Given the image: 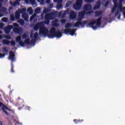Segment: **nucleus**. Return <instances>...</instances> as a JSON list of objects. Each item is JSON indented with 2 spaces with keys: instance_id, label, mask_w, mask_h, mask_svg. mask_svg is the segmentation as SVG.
<instances>
[{
  "instance_id": "f257e3e1",
  "label": "nucleus",
  "mask_w": 125,
  "mask_h": 125,
  "mask_svg": "<svg viewBox=\"0 0 125 125\" xmlns=\"http://www.w3.org/2000/svg\"><path fill=\"white\" fill-rule=\"evenodd\" d=\"M69 12V18L71 20H74L77 17V13L73 11L67 10L65 11H62L60 12L55 11L53 13L47 14L45 15L44 19L46 20L45 21L38 22L35 24L33 26V29L35 31H39V35L41 37H43L44 38H48V39H54V38H57V39H60L62 37V32L59 29L56 30V28L54 27H52L50 31L48 28L44 26V24L49 25V20H53L55 18V16L58 15V17H61V18H64L65 15L68 14Z\"/></svg>"
},
{
  "instance_id": "f03ea898",
  "label": "nucleus",
  "mask_w": 125,
  "mask_h": 125,
  "mask_svg": "<svg viewBox=\"0 0 125 125\" xmlns=\"http://www.w3.org/2000/svg\"><path fill=\"white\" fill-rule=\"evenodd\" d=\"M92 7L90 4H86L83 7V11H82L78 14V21L74 23H67L65 26V29L63 30L64 34L65 35H70V36H76V29H70L71 27H75L76 28H79V27H82L83 28L84 26H86L89 28H92L93 30H97V29L100 27L101 25V19L102 18H99L98 19H94L91 21H83L81 22L82 19H83V17L85 14H90L93 12L92 10Z\"/></svg>"
},
{
  "instance_id": "7ed1b4c3",
  "label": "nucleus",
  "mask_w": 125,
  "mask_h": 125,
  "mask_svg": "<svg viewBox=\"0 0 125 125\" xmlns=\"http://www.w3.org/2000/svg\"><path fill=\"white\" fill-rule=\"evenodd\" d=\"M39 33L38 32H31L30 36L29 33L26 32L21 36H18L16 38V42L19 43V45L24 47L29 44L33 46L36 44V41L38 39Z\"/></svg>"
},
{
  "instance_id": "20e7f679",
  "label": "nucleus",
  "mask_w": 125,
  "mask_h": 125,
  "mask_svg": "<svg viewBox=\"0 0 125 125\" xmlns=\"http://www.w3.org/2000/svg\"><path fill=\"white\" fill-rule=\"evenodd\" d=\"M117 0H113L114 6L111 9V14H113L115 12V16L117 17V19H121V13H123L124 18L125 19V7H123L122 2L124 0H120V2L117 3Z\"/></svg>"
},
{
  "instance_id": "39448f33",
  "label": "nucleus",
  "mask_w": 125,
  "mask_h": 125,
  "mask_svg": "<svg viewBox=\"0 0 125 125\" xmlns=\"http://www.w3.org/2000/svg\"><path fill=\"white\" fill-rule=\"evenodd\" d=\"M26 8L19 9L16 12L15 17L14 15L13 14L10 15V20L11 21H15L16 20H17V19H19L20 18V14L26 12Z\"/></svg>"
},
{
  "instance_id": "423d86ee",
  "label": "nucleus",
  "mask_w": 125,
  "mask_h": 125,
  "mask_svg": "<svg viewBox=\"0 0 125 125\" xmlns=\"http://www.w3.org/2000/svg\"><path fill=\"white\" fill-rule=\"evenodd\" d=\"M13 25L15 27L13 29L14 33L18 34V35H20L23 33V28L22 27H19V25L17 23H13Z\"/></svg>"
},
{
  "instance_id": "0eeeda50",
  "label": "nucleus",
  "mask_w": 125,
  "mask_h": 125,
  "mask_svg": "<svg viewBox=\"0 0 125 125\" xmlns=\"http://www.w3.org/2000/svg\"><path fill=\"white\" fill-rule=\"evenodd\" d=\"M83 4V0H77L75 4L73 5V8L75 10H79Z\"/></svg>"
},
{
  "instance_id": "6e6552de",
  "label": "nucleus",
  "mask_w": 125,
  "mask_h": 125,
  "mask_svg": "<svg viewBox=\"0 0 125 125\" xmlns=\"http://www.w3.org/2000/svg\"><path fill=\"white\" fill-rule=\"evenodd\" d=\"M2 42L3 44H5L6 45H8L9 44H11L13 46H14L15 44H16V43L15 42V41H12L11 42L7 40H3L2 41Z\"/></svg>"
},
{
  "instance_id": "1a4fd4ad",
  "label": "nucleus",
  "mask_w": 125,
  "mask_h": 125,
  "mask_svg": "<svg viewBox=\"0 0 125 125\" xmlns=\"http://www.w3.org/2000/svg\"><path fill=\"white\" fill-rule=\"evenodd\" d=\"M24 1L26 4H32L33 7H36L37 6V2L35 0H24Z\"/></svg>"
},
{
  "instance_id": "9d476101",
  "label": "nucleus",
  "mask_w": 125,
  "mask_h": 125,
  "mask_svg": "<svg viewBox=\"0 0 125 125\" xmlns=\"http://www.w3.org/2000/svg\"><path fill=\"white\" fill-rule=\"evenodd\" d=\"M3 1V0H0V12L1 13H4V14H7V11L6 8L5 7H2V2Z\"/></svg>"
},
{
  "instance_id": "9b49d317",
  "label": "nucleus",
  "mask_w": 125,
  "mask_h": 125,
  "mask_svg": "<svg viewBox=\"0 0 125 125\" xmlns=\"http://www.w3.org/2000/svg\"><path fill=\"white\" fill-rule=\"evenodd\" d=\"M9 60H11L12 62L15 61V55L13 53L12 51H11L9 53V56L8 57Z\"/></svg>"
},
{
  "instance_id": "f8f14e48",
  "label": "nucleus",
  "mask_w": 125,
  "mask_h": 125,
  "mask_svg": "<svg viewBox=\"0 0 125 125\" xmlns=\"http://www.w3.org/2000/svg\"><path fill=\"white\" fill-rule=\"evenodd\" d=\"M0 107L2 108L4 113H5L6 115H7V111H6V110L10 111V110L8 109V108H7L6 106L4 105V104H2V103H0Z\"/></svg>"
},
{
  "instance_id": "ddd939ff",
  "label": "nucleus",
  "mask_w": 125,
  "mask_h": 125,
  "mask_svg": "<svg viewBox=\"0 0 125 125\" xmlns=\"http://www.w3.org/2000/svg\"><path fill=\"white\" fill-rule=\"evenodd\" d=\"M55 2H57L58 4L57 5V9H60L62 8V1L63 0H53Z\"/></svg>"
},
{
  "instance_id": "4468645a",
  "label": "nucleus",
  "mask_w": 125,
  "mask_h": 125,
  "mask_svg": "<svg viewBox=\"0 0 125 125\" xmlns=\"http://www.w3.org/2000/svg\"><path fill=\"white\" fill-rule=\"evenodd\" d=\"M12 29H13V25H8L4 28V32L6 34H9Z\"/></svg>"
},
{
  "instance_id": "2eb2a0df",
  "label": "nucleus",
  "mask_w": 125,
  "mask_h": 125,
  "mask_svg": "<svg viewBox=\"0 0 125 125\" xmlns=\"http://www.w3.org/2000/svg\"><path fill=\"white\" fill-rule=\"evenodd\" d=\"M38 16H37V14H34L33 15H32L30 18V21H33L34 23H36L37 21H38Z\"/></svg>"
},
{
  "instance_id": "dca6fc26",
  "label": "nucleus",
  "mask_w": 125,
  "mask_h": 125,
  "mask_svg": "<svg viewBox=\"0 0 125 125\" xmlns=\"http://www.w3.org/2000/svg\"><path fill=\"white\" fill-rule=\"evenodd\" d=\"M59 22V20L56 19L52 21V26H53L54 27H59V23L58 22Z\"/></svg>"
},
{
  "instance_id": "f3484780",
  "label": "nucleus",
  "mask_w": 125,
  "mask_h": 125,
  "mask_svg": "<svg viewBox=\"0 0 125 125\" xmlns=\"http://www.w3.org/2000/svg\"><path fill=\"white\" fill-rule=\"evenodd\" d=\"M10 3L11 5H12V6H16V5H19V4H20V0H17L14 2H10Z\"/></svg>"
},
{
  "instance_id": "a211bd4d",
  "label": "nucleus",
  "mask_w": 125,
  "mask_h": 125,
  "mask_svg": "<svg viewBox=\"0 0 125 125\" xmlns=\"http://www.w3.org/2000/svg\"><path fill=\"white\" fill-rule=\"evenodd\" d=\"M22 18L25 20V21H28L29 20V16L28 14L24 13L22 15Z\"/></svg>"
},
{
  "instance_id": "6ab92c4d",
  "label": "nucleus",
  "mask_w": 125,
  "mask_h": 125,
  "mask_svg": "<svg viewBox=\"0 0 125 125\" xmlns=\"http://www.w3.org/2000/svg\"><path fill=\"white\" fill-rule=\"evenodd\" d=\"M99 7H100V2L98 1L97 2V4L94 7L93 9H98Z\"/></svg>"
},
{
  "instance_id": "aec40b11",
  "label": "nucleus",
  "mask_w": 125,
  "mask_h": 125,
  "mask_svg": "<svg viewBox=\"0 0 125 125\" xmlns=\"http://www.w3.org/2000/svg\"><path fill=\"white\" fill-rule=\"evenodd\" d=\"M18 23H19V24H20V25H21V26H23L24 24H25V21H24V20L20 19L18 21Z\"/></svg>"
},
{
  "instance_id": "412c9836",
  "label": "nucleus",
  "mask_w": 125,
  "mask_h": 125,
  "mask_svg": "<svg viewBox=\"0 0 125 125\" xmlns=\"http://www.w3.org/2000/svg\"><path fill=\"white\" fill-rule=\"evenodd\" d=\"M41 7H37L35 10V13L36 14H39V13H41Z\"/></svg>"
},
{
  "instance_id": "4be33fe9",
  "label": "nucleus",
  "mask_w": 125,
  "mask_h": 125,
  "mask_svg": "<svg viewBox=\"0 0 125 125\" xmlns=\"http://www.w3.org/2000/svg\"><path fill=\"white\" fill-rule=\"evenodd\" d=\"M27 12H29V14H30V15H32V14H33V8L32 7H29L28 9H27Z\"/></svg>"
},
{
  "instance_id": "5701e85b",
  "label": "nucleus",
  "mask_w": 125,
  "mask_h": 125,
  "mask_svg": "<svg viewBox=\"0 0 125 125\" xmlns=\"http://www.w3.org/2000/svg\"><path fill=\"white\" fill-rule=\"evenodd\" d=\"M102 15V12L101 11H96L95 12V16L97 17L101 16Z\"/></svg>"
},
{
  "instance_id": "b1692460",
  "label": "nucleus",
  "mask_w": 125,
  "mask_h": 125,
  "mask_svg": "<svg viewBox=\"0 0 125 125\" xmlns=\"http://www.w3.org/2000/svg\"><path fill=\"white\" fill-rule=\"evenodd\" d=\"M1 21H2V22H3L4 23H7L8 21V18L4 17L2 18Z\"/></svg>"
},
{
  "instance_id": "393cba45",
  "label": "nucleus",
  "mask_w": 125,
  "mask_h": 125,
  "mask_svg": "<svg viewBox=\"0 0 125 125\" xmlns=\"http://www.w3.org/2000/svg\"><path fill=\"white\" fill-rule=\"evenodd\" d=\"M50 11V9L48 8H45L43 10V13H47V12H49Z\"/></svg>"
},
{
  "instance_id": "a878e982",
  "label": "nucleus",
  "mask_w": 125,
  "mask_h": 125,
  "mask_svg": "<svg viewBox=\"0 0 125 125\" xmlns=\"http://www.w3.org/2000/svg\"><path fill=\"white\" fill-rule=\"evenodd\" d=\"M38 2H40L41 5H43L44 4V0H37Z\"/></svg>"
},
{
  "instance_id": "bb28decb",
  "label": "nucleus",
  "mask_w": 125,
  "mask_h": 125,
  "mask_svg": "<svg viewBox=\"0 0 125 125\" xmlns=\"http://www.w3.org/2000/svg\"><path fill=\"white\" fill-rule=\"evenodd\" d=\"M71 4H72L71 1L68 2L66 4V7H68V6H69V5H71Z\"/></svg>"
},
{
  "instance_id": "cd10ccee",
  "label": "nucleus",
  "mask_w": 125,
  "mask_h": 125,
  "mask_svg": "<svg viewBox=\"0 0 125 125\" xmlns=\"http://www.w3.org/2000/svg\"><path fill=\"white\" fill-rule=\"evenodd\" d=\"M4 26V23L0 22V29H2Z\"/></svg>"
},
{
  "instance_id": "c85d7f7f",
  "label": "nucleus",
  "mask_w": 125,
  "mask_h": 125,
  "mask_svg": "<svg viewBox=\"0 0 125 125\" xmlns=\"http://www.w3.org/2000/svg\"><path fill=\"white\" fill-rule=\"evenodd\" d=\"M5 56V54L0 53V59H1V58H4Z\"/></svg>"
},
{
  "instance_id": "c756f323",
  "label": "nucleus",
  "mask_w": 125,
  "mask_h": 125,
  "mask_svg": "<svg viewBox=\"0 0 125 125\" xmlns=\"http://www.w3.org/2000/svg\"><path fill=\"white\" fill-rule=\"evenodd\" d=\"M66 21H67L66 20H64V19L61 20V23H62V24H64V23H66Z\"/></svg>"
},
{
  "instance_id": "7c9ffc66",
  "label": "nucleus",
  "mask_w": 125,
  "mask_h": 125,
  "mask_svg": "<svg viewBox=\"0 0 125 125\" xmlns=\"http://www.w3.org/2000/svg\"><path fill=\"white\" fill-rule=\"evenodd\" d=\"M5 39H6L7 40H10V39H11V37H10V36L9 35H7V36H6L5 37Z\"/></svg>"
},
{
  "instance_id": "2f4dec72",
  "label": "nucleus",
  "mask_w": 125,
  "mask_h": 125,
  "mask_svg": "<svg viewBox=\"0 0 125 125\" xmlns=\"http://www.w3.org/2000/svg\"><path fill=\"white\" fill-rule=\"evenodd\" d=\"M3 50L4 52H8V50H7V49L5 47L3 48Z\"/></svg>"
},
{
  "instance_id": "473e14b6",
  "label": "nucleus",
  "mask_w": 125,
  "mask_h": 125,
  "mask_svg": "<svg viewBox=\"0 0 125 125\" xmlns=\"http://www.w3.org/2000/svg\"><path fill=\"white\" fill-rule=\"evenodd\" d=\"M86 2H92L93 0H84Z\"/></svg>"
},
{
  "instance_id": "72a5a7b5",
  "label": "nucleus",
  "mask_w": 125,
  "mask_h": 125,
  "mask_svg": "<svg viewBox=\"0 0 125 125\" xmlns=\"http://www.w3.org/2000/svg\"><path fill=\"white\" fill-rule=\"evenodd\" d=\"M74 123H75V124H78V123H81V121L77 120H74Z\"/></svg>"
},
{
  "instance_id": "f704fd0d",
  "label": "nucleus",
  "mask_w": 125,
  "mask_h": 125,
  "mask_svg": "<svg viewBox=\"0 0 125 125\" xmlns=\"http://www.w3.org/2000/svg\"><path fill=\"white\" fill-rule=\"evenodd\" d=\"M11 72L14 73V71H13V64H11Z\"/></svg>"
},
{
  "instance_id": "c9c22d12",
  "label": "nucleus",
  "mask_w": 125,
  "mask_h": 125,
  "mask_svg": "<svg viewBox=\"0 0 125 125\" xmlns=\"http://www.w3.org/2000/svg\"><path fill=\"white\" fill-rule=\"evenodd\" d=\"M52 7H53V3H50L49 4V8H52Z\"/></svg>"
},
{
  "instance_id": "e433bc0d",
  "label": "nucleus",
  "mask_w": 125,
  "mask_h": 125,
  "mask_svg": "<svg viewBox=\"0 0 125 125\" xmlns=\"http://www.w3.org/2000/svg\"><path fill=\"white\" fill-rule=\"evenodd\" d=\"M2 32L0 30V35H1V34H2ZM1 39H2V36L1 35H0V40H1Z\"/></svg>"
},
{
  "instance_id": "4c0bfd02",
  "label": "nucleus",
  "mask_w": 125,
  "mask_h": 125,
  "mask_svg": "<svg viewBox=\"0 0 125 125\" xmlns=\"http://www.w3.org/2000/svg\"><path fill=\"white\" fill-rule=\"evenodd\" d=\"M46 3L49 4L50 3V0H46Z\"/></svg>"
},
{
  "instance_id": "58836bf2",
  "label": "nucleus",
  "mask_w": 125,
  "mask_h": 125,
  "mask_svg": "<svg viewBox=\"0 0 125 125\" xmlns=\"http://www.w3.org/2000/svg\"><path fill=\"white\" fill-rule=\"evenodd\" d=\"M11 9H13V7H10L9 8V12H10V10H11Z\"/></svg>"
},
{
  "instance_id": "ea45409f",
  "label": "nucleus",
  "mask_w": 125,
  "mask_h": 125,
  "mask_svg": "<svg viewBox=\"0 0 125 125\" xmlns=\"http://www.w3.org/2000/svg\"><path fill=\"white\" fill-rule=\"evenodd\" d=\"M108 4H109V2L107 1V2H106V3H105V4L104 5V6L106 7V6H107V5H108Z\"/></svg>"
},
{
  "instance_id": "a19ab883",
  "label": "nucleus",
  "mask_w": 125,
  "mask_h": 125,
  "mask_svg": "<svg viewBox=\"0 0 125 125\" xmlns=\"http://www.w3.org/2000/svg\"><path fill=\"white\" fill-rule=\"evenodd\" d=\"M41 17H42V20H43V14H42Z\"/></svg>"
},
{
  "instance_id": "79ce46f5",
  "label": "nucleus",
  "mask_w": 125,
  "mask_h": 125,
  "mask_svg": "<svg viewBox=\"0 0 125 125\" xmlns=\"http://www.w3.org/2000/svg\"><path fill=\"white\" fill-rule=\"evenodd\" d=\"M4 15H1L0 14V18H1V17H2V16H4Z\"/></svg>"
},
{
  "instance_id": "37998d69",
  "label": "nucleus",
  "mask_w": 125,
  "mask_h": 125,
  "mask_svg": "<svg viewBox=\"0 0 125 125\" xmlns=\"http://www.w3.org/2000/svg\"><path fill=\"white\" fill-rule=\"evenodd\" d=\"M0 125H2V123H1V122H0Z\"/></svg>"
},
{
  "instance_id": "c03bdc74",
  "label": "nucleus",
  "mask_w": 125,
  "mask_h": 125,
  "mask_svg": "<svg viewBox=\"0 0 125 125\" xmlns=\"http://www.w3.org/2000/svg\"><path fill=\"white\" fill-rule=\"evenodd\" d=\"M5 0V1H8V0Z\"/></svg>"
},
{
  "instance_id": "a18cd8bd",
  "label": "nucleus",
  "mask_w": 125,
  "mask_h": 125,
  "mask_svg": "<svg viewBox=\"0 0 125 125\" xmlns=\"http://www.w3.org/2000/svg\"><path fill=\"white\" fill-rule=\"evenodd\" d=\"M21 125H22V123H21Z\"/></svg>"
}]
</instances>
